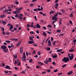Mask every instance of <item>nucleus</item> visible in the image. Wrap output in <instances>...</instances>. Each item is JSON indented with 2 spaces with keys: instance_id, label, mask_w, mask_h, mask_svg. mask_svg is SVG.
<instances>
[{
  "instance_id": "nucleus-1",
  "label": "nucleus",
  "mask_w": 76,
  "mask_h": 76,
  "mask_svg": "<svg viewBox=\"0 0 76 76\" xmlns=\"http://www.w3.org/2000/svg\"><path fill=\"white\" fill-rule=\"evenodd\" d=\"M62 61H63V62H65V63H67V61H69V58L66 57H64L63 59H62Z\"/></svg>"
},
{
  "instance_id": "nucleus-2",
  "label": "nucleus",
  "mask_w": 76,
  "mask_h": 76,
  "mask_svg": "<svg viewBox=\"0 0 76 76\" xmlns=\"http://www.w3.org/2000/svg\"><path fill=\"white\" fill-rule=\"evenodd\" d=\"M8 25L10 27V30H12V29H13V26L11 24H10V23L8 24Z\"/></svg>"
},
{
  "instance_id": "nucleus-3",
  "label": "nucleus",
  "mask_w": 76,
  "mask_h": 76,
  "mask_svg": "<svg viewBox=\"0 0 76 76\" xmlns=\"http://www.w3.org/2000/svg\"><path fill=\"white\" fill-rule=\"evenodd\" d=\"M23 47H21L20 49V54H22V53H23Z\"/></svg>"
},
{
  "instance_id": "nucleus-4",
  "label": "nucleus",
  "mask_w": 76,
  "mask_h": 76,
  "mask_svg": "<svg viewBox=\"0 0 76 76\" xmlns=\"http://www.w3.org/2000/svg\"><path fill=\"white\" fill-rule=\"evenodd\" d=\"M48 45L49 46V47H50V46H51V40H49L48 41Z\"/></svg>"
},
{
  "instance_id": "nucleus-5",
  "label": "nucleus",
  "mask_w": 76,
  "mask_h": 76,
  "mask_svg": "<svg viewBox=\"0 0 76 76\" xmlns=\"http://www.w3.org/2000/svg\"><path fill=\"white\" fill-rule=\"evenodd\" d=\"M21 58L22 61H26V58H25V57L22 56L21 57Z\"/></svg>"
},
{
  "instance_id": "nucleus-6",
  "label": "nucleus",
  "mask_w": 76,
  "mask_h": 76,
  "mask_svg": "<svg viewBox=\"0 0 76 76\" xmlns=\"http://www.w3.org/2000/svg\"><path fill=\"white\" fill-rule=\"evenodd\" d=\"M7 48V47L4 45H2V46H1V48H2V49H4V50L6 49Z\"/></svg>"
},
{
  "instance_id": "nucleus-7",
  "label": "nucleus",
  "mask_w": 76,
  "mask_h": 76,
  "mask_svg": "<svg viewBox=\"0 0 76 76\" xmlns=\"http://www.w3.org/2000/svg\"><path fill=\"white\" fill-rule=\"evenodd\" d=\"M4 52L6 53H8L9 52V50H8V49H5L3 50Z\"/></svg>"
},
{
  "instance_id": "nucleus-8",
  "label": "nucleus",
  "mask_w": 76,
  "mask_h": 76,
  "mask_svg": "<svg viewBox=\"0 0 76 76\" xmlns=\"http://www.w3.org/2000/svg\"><path fill=\"white\" fill-rule=\"evenodd\" d=\"M5 17H6V15L4 14L1 15L0 16V18H4Z\"/></svg>"
},
{
  "instance_id": "nucleus-9",
  "label": "nucleus",
  "mask_w": 76,
  "mask_h": 76,
  "mask_svg": "<svg viewBox=\"0 0 76 76\" xmlns=\"http://www.w3.org/2000/svg\"><path fill=\"white\" fill-rule=\"evenodd\" d=\"M36 26L37 28H41V26H40L38 23H37L36 25Z\"/></svg>"
},
{
  "instance_id": "nucleus-10",
  "label": "nucleus",
  "mask_w": 76,
  "mask_h": 76,
  "mask_svg": "<svg viewBox=\"0 0 76 76\" xmlns=\"http://www.w3.org/2000/svg\"><path fill=\"white\" fill-rule=\"evenodd\" d=\"M5 69H10V66H9L6 65V67H5Z\"/></svg>"
},
{
  "instance_id": "nucleus-11",
  "label": "nucleus",
  "mask_w": 76,
  "mask_h": 76,
  "mask_svg": "<svg viewBox=\"0 0 76 76\" xmlns=\"http://www.w3.org/2000/svg\"><path fill=\"white\" fill-rule=\"evenodd\" d=\"M73 73V72L72 71H71L67 73V75H72Z\"/></svg>"
},
{
  "instance_id": "nucleus-12",
  "label": "nucleus",
  "mask_w": 76,
  "mask_h": 76,
  "mask_svg": "<svg viewBox=\"0 0 76 76\" xmlns=\"http://www.w3.org/2000/svg\"><path fill=\"white\" fill-rule=\"evenodd\" d=\"M9 12V10H7V9L6 8L5 9V10H4L3 11V12L4 13L5 12Z\"/></svg>"
},
{
  "instance_id": "nucleus-13",
  "label": "nucleus",
  "mask_w": 76,
  "mask_h": 76,
  "mask_svg": "<svg viewBox=\"0 0 76 76\" xmlns=\"http://www.w3.org/2000/svg\"><path fill=\"white\" fill-rule=\"evenodd\" d=\"M21 41H20L19 43H18L17 44V46H19L20 45V44H21Z\"/></svg>"
},
{
  "instance_id": "nucleus-14",
  "label": "nucleus",
  "mask_w": 76,
  "mask_h": 76,
  "mask_svg": "<svg viewBox=\"0 0 76 76\" xmlns=\"http://www.w3.org/2000/svg\"><path fill=\"white\" fill-rule=\"evenodd\" d=\"M28 43L30 44H33V43H35V42L33 41H29Z\"/></svg>"
},
{
  "instance_id": "nucleus-15",
  "label": "nucleus",
  "mask_w": 76,
  "mask_h": 76,
  "mask_svg": "<svg viewBox=\"0 0 76 76\" xmlns=\"http://www.w3.org/2000/svg\"><path fill=\"white\" fill-rule=\"evenodd\" d=\"M19 61V60L18 59H17V60H15V64H16L17 63H18V62Z\"/></svg>"
},
{
  "instance_id": "nucleus-16",
  "label": "nucleus",
  "mask_w": 76,
  "mask_h": 76,
  "mask_svg": "<svg viewBox=\"0 0 76 76\" xmlns=\"http://www.w3.org/2000/svg\"><path fill=\"white\" fill-rule=\"evenodd\" d=\"M2 23L4 25H5L6 24V22L4 21H2Z\"/></svg>"
},
{
  "instance_id": "nucleus-17",
  "label": "nucleus",
  "mask_w": 76,
  "mask_h": 76,
  "mask_svg": "<svg viewBox=\"0 0 76 76\" xmlns=\"http://www.w3.org/2000/svg\"><path fill=\"white\" fill-rule=\"evenodd\" d=\"M52 57L53 58H56V57H57V55H56L55 56L52 55Z\"/></svg>"
},
{
  "instance_id": "nucleus-18",
  "label": "nucleus",
  "mask_w": 76,
  "mask_h": 76,
  "mask_svg": "<svg viewBox=\"0 0 76 76\" xmlns=\"http://www.w3.org/2000/svg\"><path fill=\"white\" fill-rule=\"evenodd\" d=\"M29 39L30 41H34L33 39H32V38L31 37V36L29 37Z\"/></svg>"
},
{
  "instance_id": "nucleus-19",
  "label": "nucleus",
  "mask_w": 76,
  "mask_h": 76,
  "mask_svg": "<svg viewBox=\"0 0 76 76\" xmlns=\"http://www.w3.org/2000/svg\"><path fill=\"white\" fill-rule=\"evenodd\" d=\"M15 3L16 4H19V2L17 0L15 1Z\"/></svg>"
},
{
  "instance_id": "nucleus-20",
  "label": "nucleus",
  "mask_w": 76,
  "mask_h": 76,
  "mask_svg": "<svg viewBox=\"0 0 76 76\" xmlns=\"http://www.w3.org/2000/svg\"><path fill=\"white\" fill-rule=\"evenodd\" d=\"M69 60H73V57H72V56H70V57H69Z\"/></svg>"
},
{
  "instance_id": "nucleus-21",
  "label": "nucleus",
  "mask_w": 76,
  "mask_h": 76,
  "mask_svg": "<svg viewBox=\"0 0 76 76\" xmlns=\"http://www.w3.org/2000/svg\"><path fill=\"white\" fill-rule=\"evenodd\" d=\"M38 64H40V65H41V66H42V65H44V64H43V63L40 62H38Z\"/></svg>"
},
{
  "instance_id": "nucleus-22",
  "label": "nucleus",
  "mask_w": 76,
  "mask_h": 76,
  "mask_svg": "<svg viewBox=\"0 0 76 76\" xmlns=\"http://www.w3.org/2000/svg\"><path fill=\"white\" fill-rule=\"evenodd\" d=\"M8 9L9 12H11L12 11V10H11V8L10 7H8Z\"/></svg>"
},
{
  "instance_id": "nucleus-23",
  "label": "nucleus",
  "mask_w": 76,
  "mask_h": 76,
  "mask_svg": "<svg viewBox=\"0 0 76 76\" xmlns=\"http://www.w3.org/2000/svg\"><path fill=\"white\" fill-rule=\"evenodd\" d=\"M74 50H73V49H71V50H69V52H73V51H74Z\"/></svg>"
},
{
  "instance_id": "nucleus-24",
  "label": "nucleus",
  "mask_w": 76,
  "mask_h": 76,
  "mask_svg": "<svg viewBox=\"0 0 76 76\" xmlns=\"http://www.w3.org/2000/svg\"><path fill=\"white\" fill-rule=\"evenodd\" d=\"M26 70H24L23 71H22L21 73H26Z\"/></svg>"
},
{
  "instance_id": "nucleus-25",
  "label": "nucleus",
  "mask_w": 76,
  "mask_h": 76,
  "mask_svg": "<svg viewBox=\"0 0 76 76\" xmlns=\"http://www.w3.org/2000/svg\"><path fill=\"white\" fill-rule=\"evenodd\" d=\"M28 62H29V63H32V58H31V59L28 61Z\"/></svg>"
},
{
  "instance_id": "nucleus-26",
  "label": "nucleus",
  "mask_w": 76,
  "mask_h": 76,
  "mask_svg": "<svg viewBox=\"0 0 76 76\" xmlns=\"http://www.w3.org/2000/svg\"><path fill=\"white\" fill-rule=\"evenodd\" d=\"M11 40H12V41H14V40H15V41H16L17 40H18V39L17 38H14L13 39H11Z\"/></svg>"
},
{
  "instance_id": "nucleus-27",
  "label": "nucleus",
  "mask_w": 76,
  "mask_h": 76,
  "mask_svg": "<svg viewBox=\"0 0 76 76\" xmlns=\"http://www.w3.org/2000/svg\"><path fill=\"white\" fill-rule=\"evenodd\" d=\"M54 11L52 10L50 12V14H54Z\"/></svg>"
},
{
  "instance_id": "nucleus-28",
  "label": "nucleus",
  "mask_w": 76,
  "mask_h": 76,
  "mask_svg": "<svg viewBox=\"0 0 76 76\" xmlns=\"http://www.w3.org/2000/svg\"><path fill=\"white\" fill-rule=\"evenodd\" d=\"M57 16H58V12L56 13V15H54V17H55V18H56V17H57Z\"/></svg>"
},
{
  "instance_id": "nucleus-29",
  "label": "nucleus",
  "mask_w": 76,
  "mask_h": 76,
  "mask_svg": "<svg viewBox=\"0 0 76 76\" xmlns=\"http://www.w3.org/2000/svg\"><path fill=\"white\" fill-rule=\"evenodd\" d=\"M61 12H62L63 13H65V10L63 9H62L61 10Z\"/></svg>"
},
{
  "instance_id": "nucleus-30",
  "label": "nucleus",
  "mask_w": 76,
  "mask_h": 76,
  "mask_svg": "<svg viewBox=\"0 0 76 76\" xmlns=\"http://www.w3.org/2000/svg\"><path fill=\"white\" fill-rule=\"evenodd\" d=\"M62 51V49H59L57 50L56 51V52H60V51Z\"/></svg>"
},
{
  "instance_id": "nucleus-31",
  "label": "nucleus",
  "mask_w": 76,
  "mask_h": 76,
  "mask_svg": "<svg viewBox=\"0 0 76 76\" xmlns=\"http://www.w3.org/2000/svg\"><path fill=\"white\" fill-rule=\"evenodd\" d=\"M47 72L48 73H50V72H51V70L50 69H48L47 70Z\"/></svg>"
},
{
  "instance_id": "nucleus-32",
  "label": "nucleus",
  "mask_w": 76,
  "mask_h": 76,
  "mask_svg": "<svg viewBox=\"0 0 76 76\" xmlns=\"http://www.w3.org/2000/svg\"><path fill=\"white\" fill-rule=\"evenodd\" d=\"M56 18L55 17L53 16L52 17V20H56Z\"/></svg>"
},
{
  "instance_id": "nucleus-33",
  "label": "nucleus",
  "mask_w": 76,
  "mask_h": 76,
  "mask_svg": "<svg viewBox=\"0 0 76 76\" xmlns=\"http://www.w3.org/2000/svg\"><path fill=\"white\" fill-rule=\"evenodd\" d=\"M33 10L34 11V12H36V11H37V12H38V9L37 8H36V9H33Z\"/></svg>"
},
{
  "instance_id": "nucleus-34",
  "label": "nucleus",
  "mask_w": 76,
  "mask_h": 76,
  "mask_svg": "<svg viewBox=\"0 0 76 76\" xmlns=\"http://www.w3.org/2000/svg\"><path fill=\"white\" fill-rule=\"evenodd\" d=\"M6 42H7V44H9L10 43V41H8V40H6Z\"/></svg>"
},
{
  "instance_id": "nucleus-35",
  "label": "nucleus",
  "mask_w": 76,
  "mask_h": 76,
  "mask_svg": "<svg viewBox=\"0 0 76 76\" xmlns=\"http://www.w3.org/2000/svg\"><path fill=\"white\" fill-rule=\"evenodd\" d=\"M23 57H25V58H26V56L25 55V53H23Z\"/></svg>"
},
{
  "instance_id": "nucleus-36",
  "label": "nucleus",
  "mask_w": 76,
  "mask_h": 76,
  "mask_svg": "<svg viewBox=\"0 0 76 76\" xmlns=\"http://www.w3.org/2000/svg\"><path fill=\"white\" fill-rule=\"evenodd\" d=\"M37 54L38 55H39V56L40 54H41V52L39 51L37 52Z\"/></svg>"
},
{
  "instance_id": "nucleus-37",
  "label": "nucleus",
  "mask_w": 76,
  "mask_h": 76,
  "mask_svg": "<svg viewBox=\"0 0 76 76\" xmlns=\"http://www.w3.org/2000/svg\"><path fill=\"white\" fill-rule=\"evenodd\" d=\"M48 27H49V28H52V26H51V25H49L48 26Z\"/></svg>"
},
{
  "instance_id": "nucleus-38",
  "label": "nucleus",
  "mask_w": 76,
  "mask_h": 76,
  "mask_svg": "<svg viewBox=\"0 0 76 76\" xmlns=\"http://www.w3.org/2000/svg\"><path fill=\"white\" fill-rule=\"evenodd\" d=\"M30 7H33L34 6V4L33 3H31L30 4Z\"/></svg>"
},
{
  "instance_id": "nucleus-39",
  "label": "nucleus",
  "mask_w": 76,
  "mask_h": 76,
  "mask_svg": "<svg viewBox=\"0 0 76 76\" xmlns=\"http://www.w3.org/2000/svg\"><path fill=\"white\" fill-rule=\"evenodd\" d=\"M57 20H56L53 21L52 23V25H53V23H55V22H56V21H57Z\"/></svg>"
},
{
  "instance_id": "nucleus-40",
  "label": "nucleus",
  "mask_w": 76,
  "mask_h": 76,
  "mask_svg": "<svg viewBox=\"0 0 76 76\" xmlns=\"http://www.w3.org/2000/svg\"><path fill=\"white\" fill-rule=\"evenodd\" d=\"M54 6H55V8H56V9H57L58 8V6H57V5H55Z\"/></svg>"
},
{
  "instance_id": "nucleus-41",
  "label": "nucleus",
  "mask_w": 76,
  "mask_h": 76,
  "mask_svg": "<svg viewBox=\"0 0 76 76\" xmlns=\"http://www.w3.org/2000/svg\"><path fill=\"white\" fill-rule=\"evenodd\" d=\"M30 34H34V32L33 31H31L30 32Z\"/></svg>"
},
{
  "instance_id": "nucleus-42",
  "label": "nucleus",
  "mask_w": 76,
  "mask_h": 76,
  "mask_svg": "<svg viewBox=\"0 0 76 76\" xmlns=\"http://www.w3.org/2000/svg\"><path fill=\"white\" fill-rule=\"evenodd\" d=\"M48 62H49V61H44V62L46 64H47V63H48Z\"/></svg>"
},
{
  "instance_id": "nucleus-43",
  "label": "nucleus",
  "mask_w": 76,
  "mask_h": 76,
  "mask_svg": "<svg viewBox=\"0 0 76 76\" xmlns=\"http://www.w3.org/2000/svg\"><path fill=\"white\" fill-rule=\"evenodd\" d=\"M32 54H36V52L35 51H34L32 53Z\"/></svg>"
},
{
  "instance_id": "nucleus-44",
  "label": "nucleus",
  "mask_w": 76,
  "mask_h": 76,
  "mask_svg": "<svg viewBox=\"0 0 76 76\" xmlns=\"http://www.w3.org/2000/svg\"><path fill=\"white\" fill-rule=\"evenodd\" d=\"M6 34L7 35H10V32H7L6 33Z\"/></svg>"
},
{
  "instance_id": "nucleus-45",
  "label": "nucleus",
  "mask_w": 76,
  "mask_h": 76,
  "mask_svg": "<svg viewBox=\"0 0 76 76\" xmlns=\"http://www.w3.org/2000/svg\"><path fill=\"white\" fill-rule=\"evenodd\" d=\"M56 42L55 41H54L53 42V45H55V44H56Z\"/></svg>"
},
{
  "instance_id": "nucleus-46",
  "label": "nucleus",
  "mask_w": 76,
  "mask_h": 76,
  "mask_svg": "<svg viewBox=\"0 0 76 76\" xmlns=\"http://www.w3.org/2000/svg\"><path fill=\"white\" fill-rule=\"evenodd\" d=\"M47 50H48V51H50V48L49 47H48L47 48Z\"/></svg>"
},
{
  "instance_id": "nucleus-47",
  "label": "nucleus",
  "mask_w": 76,
  "mask_h": 76,
  "mask_svg": "<svg viewBox=\"0 0 76 76\" xmlns=\"http://www.w3.org/2000/svg\"><path fill=\"white\" fill-rule=\"evenodd\" d=\"M15 58H17V55H15H15H14L13 56Z\"/></svg>"
},
{
  "instance_id": "nucleus-48",
  "label": "nucleus",
  "mask_w": 76,
  "mask_h": 76,
  "mask_svg": "<svg viewBox=\"0 0 76 76\" xmlns=\"http://www.w3.org/2000/svg\"><path fill=\"white\" fill-rule=\"evenodd\" d=\"M57 32H61V31H60V30L58 29L57 30Z\"/></svg>"
},
{
  "instance_id": "nucleus-49",
  "label": "nucleus",
  "mask_w": 76,
  "mask_h": 76,
  "mask_svg": "<svg viewBox=\"0 0 76 76\" xmlns=\"http://www.w3.org/2000/svg\"><path fill=\"white\" fill-rule=\"evenodd\" d=\"M54 72H58V70H57V69H55L54 71Z\"/></svg>"
},
{
  "instance_id": "nucleus-50",
  "label": "nucleus",
  "mask_w": 76,
  "mask_h": 76,
  "mask_svg": "<svg viewBox=\"0 0 76 76\" xmlns=\"http://www.w3.org/2000/svg\"><path fill=\"white\" fill-rule=\"evenodd\" d=\"M43 34L44 36H47V34H46V33L45 32H43Z\"/></svg>"
},
{
  "instance_id": "nucleus-51",
  "label": "nucleus",
  "mask_w": 76,
  "mask_h": 76,
  "mask_svg": "<svg viewBox=\"0 0 76 76\" xmlns=\"http://www.w3.org/2000/svg\"><path fill=\"white\" fill-rule=\"evenodd\" d=\"M29 26H30L29 25V24H27V26H26L27 28H28L29 27Z\"/></svg>"
},
{
  "instance_id": "nucleus-52",
  "label": "nucleus",
  "mask_w": 76,
  "mask_h": 76,
  "mask_svg": "<svg viewBox=\"0 0 76 76\" xmlns=\"http://www.w3.org/2000/svg\"><path fill=\"white\" fill-rule=\"evenodd\" d=\"M73 13H71L70 14V17H72V18H73Z\"/></svg>"
},
{
  "instance_id": "nucleus-53",
  "label": "nucleus",
  "mask_w": 76,
  "mask_h": 76,
  "mask_svg": "<svg viewBox=\"0 0 76 76\" xmlns=\"http://www.w3.org/2000/svg\"><path fill=\"white\" fill-rule=\"evenodd\" d=\"M62 74V73H59L58 74V76H60V75H61Z\"/></svg>"
},
{
  "instance_id": "nucleus-54",
  "label": "nucleus",
  "mask_w": 76,
  "mask_h": 76,
  "mask_svg": "<svg viewBox=\"0 0 76 76\" xmlns=\"http://www.w3.org/2000/svg\"><path fill=\"white\" fill-rule=\"evenodd\" d=\"M52 64H53V65H56V62H53L52 63Z\"/></svg>"
},
{
  "instance_id": "nucleus-55",
  "label": "nucleus",
  "mask_w": 76,
  "mask_h": 76,
  "mask_svg": "<svg viewBox=\"0 0 76 76\" xmlns=\"http://www.w3.org/2000/svg\"><path fill=\"white\" fill-rule=\"evenodd\" d=\"M13 29L14 31H16L17 30V28H16V27H15Z\"/></svg>"
},
{
  "instance_id": "nucleus-56",
  "label": "nucleus",
  "mask_w": 76,
  "mask_h": 76,
  "mask_svg": "<svg viewBox=\"0 0 76 76\" xmlns=\"http://www.w3.org/2000/svg\"><path fill=\"white\" fill-rule=\"evenodd\" d=\"M65 66H66V64H65V65H62V67H64Z\"/></svg>"
},
{
  "instance_id": "nucleus-57",
  "label": "nucleus",
  "mask_w": 76,
  "mask_h": 76,
  "mask_svg": "<svg viewBox=\"0 0 76 76\" xmlns=\"http://www.w3.org/2000/svg\"><path fill=\"white\" fill-rule=\"evenodd\" d=\"M34 18L35 19V20H37V17L36 16H35L34 17Z\"/></svg>"
},
{
  "instance_id": "nucleus-58",
  "label": "nucleus",
  "mask_w": 76,
  "mask_h": 76,
  "mask_svg": "<svg viewBox=\"0 0 76 76\" xmlns=\"http://www.w3.org/2000/svg\"><path fill=\"white\" fill-rule=\"evenodd\" d=\"M48 60L49 61H51V58H49L48 59Z\"/></svg>"
},
{
  "instance_id": "nucleus-59",
  "label": "nucleus",
  "mask_w": 76,
  "mask_h": 76,
  "mask_svg": "<svg viewBox=\"0 0 76 76\" xmlns=\"http://www.w3.org/2000/svg\"><path fill=\"white\" fill-rule=\"evenodd\" d=\"M47 33H48V34H51L52 33L49 32L48 31H47Z\"/></svg>"
},
{
  "instance_id": "nucleus-60",
  "label": "nucleus",
  "mask_w": 76,
  "mask_h": 76,
  "mask_svg": "<svg viewBox=\"0 0 76 76\" xmlns=\"http://www.w3.org/2000/svg\"><path fill=\"white\" fill-rule=\"evenodd\" d=\"M2 32H4V28L3 27L2 28Z\"/></svg>"
},
{
  "instance_id": "nucleus-61",
  "label": "nucleus",
  "mask_w": 76,
  "mask_h": 76,
  "mask_svg": "<svg viewBox=\"0 0 76 76\" xmlns=\"http://www.w3.org/2000/svg\"><path fill=\"white\" fill-rule=\"evenodd\" d=\"M16 11V12L17 13H20V11L17 10V11Z\"/></svg>"
},
{
  "instance_id": "nucleus-62",
  "label": "nucleus",
  "mask_w": 76,
  "mask_h": 76,
  "mask_svg": "<svg viewBox=\"0 0 76 76\" xmlns=\"http://www.w3.org/2000/svg\"><path fill=\"white\" fill-rule=\"evenodd\" d=\"M59 22H62V19H59Z\"/></svg>"
},
{
  "instance_id": "nucleus-63",
  "label": "nucleus",
  "mask_w": 76,
  "mask_h": 76,
  "mask_svg": "<svg viewBox=\"0 0 76 76\" xmlns=\"http://www.w3.org/2000/svg\"><path fill=\"white\" fill-rule=\"evenodd\" d=\"M72 42H74V43H75L76 42V39L74 40Z\"/></svg>"
},
{
  "instance_id": "nucleus-64",
  "label": "nucleus",
  "mask_w": 76,
  "mask_h": 76,
  "mask_svg": "<svg viewBox=\"0 0 76 76\" xmlns=\"http://www.w3.org/2000/svg\"><path fill=\"white\" fill-rule=\"evenodd\" d=\"M13 13L14 14H15V15H16L17 14V12L16 11H14Z\"/></svg>"
}]
</instances>
